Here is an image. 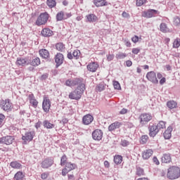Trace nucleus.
<instances>
[{
	"label": "nucleus",
	"instance_id": "1",
	"mask_svg": "<svg viewBox=\"0 0 180 180\" xmlns=\"http://www.w3.org/2000/svg\"><path fill=\"white\" fill-rule=\"evenodd\" d=\"M85 91V84H79L77 88L72 91L69 94L70 99H75V101H78V99H81L82 96V94Z\"/></svg>",
	"mask_w": 180,
	"mask_h": 180
},
{
	"label": "nucleus",
	"instance_id": "2",
	"mask_svg": "<svg viewBox=\"0 0 180 180\" xmlns=\"http://www.w3.org/2000/svg\"><path fill=\"white\" fill-rule=\"evenodd\" d=\"M167 176L169 179L174 180L180 178V168L176 166H172L168 168Z\"/></svg>",
	"mask_w": 180,
	"mask_h": 180
},
{
	"label": "nucleus",
	"instance_id": "3",
	"mask_svg": "<svg viewBox=\"0 0 180 180\" xmlns=\"http://www.w3.org/2000/svg\"><path fill=\"white\" fill-rule=\"evenodd\" d=\"M0 108L5 112H11L13 109V105L9 99L1 100L0 101Z\"/></svg>",
	"mask_w": 180,
	"mask_h": 180
},
{
	"label": "nucleus",
	"instance_id": "4",
	"mask_svg": "<svg viewBox=\"0 0 180 180\" xmlns=\"http://www.w3.org/2000/svg\"><path fill=\"white\" fill-rule=\"evenodd\" d=\"M49 15L47 12L41 13L39 16L37 18L35 24L37 26H42L46 25L49 20Z\"/></svg>",
	"mask_w": 180,
	"mask_h": 180
},
{
	"label": "nucleus",
	"instance_id": "5",
	"mask_svg": "<svg viewBox=\"0 0 180 180\" xmlns=\"http://www.w3.org/2000/svg\"><path fill=\"white\" fill-rule=\"evenodd\" d=\"M34 131H27L25 134L22 136V140L24 141L23 144H27V143H30V141H32L33 140V138L35 136Z\"/></svg>",
	"mask_w": 180,
	"mask_h": 180
},
{
	"label": "nucleus",
	"instance_id": "6",
	"mask_svg": "<svg viewBox=\"0 0 180 180\" xmlns=\"http://www.w3.org/2000/svg\"><path fill=\"white\" fill-rule=\"evenodd\" d=\"M50 108H51V101L49 96H44L42 102V109L45 113H49L50 112Z\"/></svg>",
	"mask_w": 180,
	"mask_h": 180
},
{
	"label": "nucleus",
	"instance_id": "7",
	"mask_svg": "<svg viewBox=\"0 0 180 180\" xmlns=\"http://www.w3.org/2000/svg\"><path fill=\"white\" fill-rule=\"evenodd\" d=\"M153 119V115L150 113H142L139 117V120L141 124H146Z\"/></svg>",
	"mask_w": 180,
	"mask_h": 180
},
{
	"label": "nucleus",
	"instance_id": "8",
	"mask_svg": "<svg viewBox=\"0 0 180 180\" xmlns=\"http://www.w3.org/2000/svg\"><path fill=\"white\" fill-rule=\"evenodd\" d=\"M72 14L71 13H65L63 11H59L56 14V20L57 22H61V20H67V19L71 18Z\"/></svg>",
	"mask_w": 180,
	"mask_h": 180
},
{
	"label": "nucleus",
	"instance_id": "9",
	"mask_svg": "<svg viewBox=\"0 0 180 180\" xmlns=\"http://www.w3.org/2000/svg\"><path fill=\"white\" fill-rule=\"evenodd\" d=\"M15 141V136H6L0 138V144H6V146H11Z\"/></svg>",
	"mask_w": 180,
	"mask_h": 180
},
{
	"label": "nucleus",
	"instance_id": "10",
	"mask_svg": "<svg viewBox=\"0 0 180 180\" xmlns=\"http://www.w3.org/2000/svg\"><path fill=\"white\" fill-rule=\"evenodd\" d=\"M160 12L157 10L154 9H150L146 11H143L142 13L143 18H146L148 19H150V18H154L155 17V15H159Z\"/></svg>",
	"mask_w": 180,
	"mask_h": 180
},
{
	"label": "nucleus",
	"instance_id": "11",
	"mask_svg": "<svg viewBox=\"0 0 180 180\" xmlns=\"http://www.w3.org/2000/svg\"><path fill=\"white\" fill-rule=\"evenodd\" d=\"M103 137V131L102 130L97 129L92 132V139L95 141H101Z\"/></svg>",
	"mask_w": 180,
	"mask_h": 180
},
{
	"label": "nucleus",
	"instance_id": "12",
	"mask_svg": "<svg viewBox=\"0 0 180 180\" xmlns=\"http://www.w3.org/2000/svg\"><path fill=\"white\" fill-rule=\"evenodd\" d=\"M146 78L153 84H158V79H157V75L155 72L151 71L147 73Z\"/></svg>",
	"mask_w": 180,
	"mask_h": 180
},
{
	"label": "nucleus",
	"instance_id": "13",
	"mask_svg": "<svg viewBox=\"0 0 180 180\" xmlns=\"http://www.w3.org/2000/svg\"><path fill=\"white\" fill-rule=\"evenodd\" d=\"M148 129L150 137H155L157 134H158V132L160 131V130L157 127V125L155 124L150 125Z\"/></svg>",
	"mask_w": 180,
	"mask_h": 180
},
{
	"label": "nucleus",
	"instance_id": "14",
	"mask_svg": "<svg viewBox=\"0 0 180 180\" xmlns=\"http://www.w3.org/2000/svg\"><path fill=\"white\" fill-rule=\"evenodd\" d=\"M86 68L90 72H96L98 68H99V64L96 62H92L87 65Z\"/></svg>",
	"mask_w": 180,
	"mask_h": 180
},
{
	"label": "nucleus",
	"instance_id": "15",
	"mask_svg": "<svg viewBox=\"0 0 180 180\" xmlns=\"http://www.w3.org/2000/svg\"><path fill=\"white\" fill-rule=\"evenodd\" d=\"M91 122H94V117L89 114L84 115L82 118L83 124L86 126L91 124Z\"/></svg>",
	"mask_w": 180,
	"mask_h": 180
},
{
	"label": "nucleus",
	"instance_id": "16",
	"mask_svg": "<svg viewBox=\"0 0 180 180\" xmlns=\"http://www.w3.org/2000/svg\"><path fill=\"white\" fill-rule=\"evenodd\" d=\"M64 61V56L62 53H57L55 56V63H56V66L60 67Z\"/></svg>",
	"mask_w": 180,
	"mask_h": 180
},
{
	"label": "nucleus",
	"instance_id": "17",
	"mask_svg": "<svg viewBox=\"0 0 180 180\" xmlns=\"http://www.w3.org/2000/svg\"><path fill=\"white\" fill-rule=\"evenodd\" d=\"M53 164H54V160H53V159L47 158L42 161L41 167L43 168L47 169L50 168Z\"/></svg>",
	"mask_w": 180,
	"mask_h": 180
},
{
	"label": "nucleus",
	"instance_id": "18",
	"mask_svg": "<svg viewBox=\"0 0 180 180\" xmlns=\"http://www.w3.org/2000/svg\"><path fill=\"white\" fill-rule=\"evenodd\" d=\"M15 65L17 67H26L27 65V60L23 58H18Z\"/></svg>",
	"mask_w": 180,
	"mask_h": 180
},
{
	"label": "nucleus",
	"instance_id": "19",
	"mask_svg": "<svg viewBox=\"0 0 180 180\" xmlns=\"http://www.w3.org/2000/svg\"><path fill=\"white\" fill-rule=\"evenodd\" d=\"M28 99L30 101V103L32 104L33 108H37V105H39V101L36 100V98H34V95H33V94H30L28 95Z\"/></svg>",
	"mask_w": 180,
	"mask_h": 180
},
{
	"label": "nucleus",
	"instance_id": "20",
	"mask_svg": "<svg viewBox=\"0 0 180 180\" xmlns=\"http://www.w3.org/2000/svg\"><path fill=\"white\" fill-rule=\"evenodd\" d=\"M94 4L97 8H101V6H108V1L106 0H94Z\"/></svg>",
	"mask_w": 180,
	"mask_h": 180
},
{
	"label": "nucleus",
	"instance_id": "21",
	"mask_svg": "<svg viewBox=\"0 0 180 180\" xmlns=\"http://www.w3.org/2000/svg\"><path fill=\"white\" fill-rule=\"evenodd\" d=\"M172 161V159L171 158V154L169 153H165L163 154L162 157V162L164 164H169Z\"/></svg>",
	"mask_w": 180,
	"mask_h": 180
},
{
	"label": "nucleus",
	"instance_id": "22",
	"mask_svg": "<svg viewBox=\"0 0 180 180\" xmlns=\"http://www.w3.org/2000/svg\"><path fill=\"white\" fill-rule=\"evenodd\" d=\"M171 133H172V127L169 126L167 127V130L163 134L165 140H169V139H171L172 136Z\"/></svg>",
	"mask_w": 180,
	"mask_h": 180
},
{
	"label": "nucleus",
	"instance_id": "23",
	"mask_svg": "<svg viewBox=\"0 0 180 180\" xmlns=\"http://www.w3.org/2000/svg\"><path fill=\"white\" fill-rule=\"evenodd\" d=\"M79 83V79H75L73 80L68 79L65 82L66 86H75Z\"/></svg>",
	"mask_w": 180,
	"mask_h": 180
},
{
	"label": "nucleus",
	"instance_id": "24",
	"mask_svg": "<svg viewBox=\"0 0 180 180\" xmlns=\"http://www.w3.org/2000/svg\"><path fill=\"white\" fill-rule=\"evenodd\" d=\"M41 35L44 37H50L53 36V31L49 28H44L41 32Z\"/></svg>",
	"mask_w": 180,
	"mask_h": 180
},
{
	"label": "nucleus",
	"instance_id": "25",
	"mask_svg": "<svg viewBox=\"0 0 180 180\" xmlns=\"http://www.w3.org/2000/svg\"><path fill=\"white\" fill-rule=\"evenodd\" d=\"M153 150L148 149L142 153V158H143V160H148V158H150V157L153 155Z\"/></svg>",
	"mask_w": 180,
	"mask_h": 180
},
{
	"label": "nucleus",
	"instance_id": "26",
	"mask_svg": "<svg viewBox=\"0 0 180 180\" xmlns=\"http://www.w3.org/2000/svg\"><path fill=\"white\" fill-rule=\"evenodd\" d=\"M120 126H122V123H120L119 122H115L111 124L108 127V130L110 131H113V130H116V129H119V127H120Z\"/></svg>",
	"mask_w": 180,
	"mask_h": 180
},
{
	"label": "nucleus",
	"instance_id": "27",
	"mask_svg": "<svg viewBox=\"0 0 180 180\" xmlns=\"http://www.w3.org/2000/svg\"><path fill=\"white\" fill-rule=\"evenodd\" d=\"M86 22H89L90 23H94V22H96L98 20V17L94 14H89L86 15Z\"/></svg>",
	"mask_w": 180,
	"mask_h": 180
},
{
	"label": "nucleus",
	"instance_id": "28",
	"mask_svg": "<svg viewBox=\"0 0 180 180\" xmlns=\"http://www.w3.org/2000/svg\"><path fill=\"white\" fill-rule=\"evenodd\" d=\"M10 167L13 169H22V164L18 161H13L10 163Z\"/></svg>",
	"mask_w": 180,
	"mask_h": 180
},
{
	"label": "nucleus",
	"instance_id": "29",
	"mask_svg": "<svg viewBox=\"0 0 180 180\" xmlns=\"http://www.w3.org/2000/svg\"><path fill=\"white\" fill-rule=\"evenodd\" d=\"M167 106L169 108V109H176V108H178V103L174 100H172L167 103Z\"/></svg>",
	"mask_w": 180,
	"mask_h": 180
},
{
	"label": "nucleus",
	"instance_id": "30",
	"mask_svg": "<svg viewBox=\"0 0 180 180\" xmlns=\"http://www.w3.org/2000/svg\"><path fill=\"white\" fill-rule=\"evenodd\" d=\"M39 55L42 58H49L50 57V53L46 49L39 50Z\"/></svg>",
	"mask_w": 180,
	"mask_h": 180
},
{
	"label": "nucleus",
	"instance_id": "31",
	"mask_svg": "<svg viewBox=\"0 0 180 180\" xmlns=\"http://www.w3.org/2000/svg\"><path fill=\"white\" fill-rule=\"evenodd\" d=\"M123 162V157L120 155H115L114 156V162L116 165H120V163Z\"/></svg>",
	"mask_w": 180,
	"mask_h": 180
},
{
	"label": "nucleus",
	"instance_id": "32",
	"mask_svg": "<svg viewBox=\"0 0 180 180\" xmlns=\"http://www.w3.org/2000/svg\"><path fill=\"white\" fill-rule=\"evenodd\" d=\"M160 30L162 33H168V32H169V28H168L166 23L162 22L160 25Z\"/></svg>",
	"mask_w": 180,
	"mask_h": 180
},
{
	"label": "nucleus",
	"instance_id": "33",
	"mask_svg": "<svg viewBox=\"0 0 180 180\" xmlns=\"http://www.w3.org/2000/svg\"><path fill=\"white\" fill-rule=\"evenodd\" d=\"M24 178H25V174H24L23 172L18 171L14 175L15 180H23Z\"/></svg>",
	"mask_w": 180,
	"mask_h": 180
},
{
	"label": "nucleus",
	"instance_id": "34",
	"mask_svg": "<svg viewBox=\"0 0 180 180\" xmlns=\"http://www.w3.org/2000/svg\"><path fill=\"white\" fill-rule=\"evenodd\" d=\"M65 167L69 170V171H72L73 169H75L77 168V165L71 162H67L65 165Z\"/></svg>",
	"mask_w": 180,
	"mask_h": 180
},
{
	"label": "nucleus",
	"instance_id": "35",
	"mask_svg": "<svg viewBox=\"0 0 180 180\" xmlns=\"http://www.w3.org/2000/svg\"><path fill=\"white\" fill-rule=\"evenodd\" d=\"M46 5L49 6V8L51 9L53 8H55L56 5H57V2L56 1V0H47Z\"/></svg>",
	"mask_w": 180,
	"mask_h": 180
},
{
	"label": "nucleus",
	"instance_id": "36",
	"mask_svg": "<svg viewBox=\"0 0 180 180\" xmlns=\"http://www.w3.org/2000/svg\"><path fill=\"white\" fill-rule=\"evenodd\" d=\"M117 60H123V58H126L127 57V54L122 52H119L115 56Z\"/></svg>",
	"mask_w": 180,
	"mask_h": 180
},
{
	"label": "nucleus",
	"instance_id": "37",
	"mask_svg": "<svg viewBox=\"0 0 180 180\" xmlns=\"http://www.w3.org/2000/svg\"><path fill=\"white\" fill-rule=\"evenodd\" d=\"M31 65H33V67H37V65H40V58H34L31 63Z\"/></svg>",
	"mask_w": 180,
	"mask_h": 180
},
{
	"label": "nucleus",
	"instance_id": "38",
	"mask_svg": "<svg viewBox=\"0 0 180 180\" xmlns=\"http://www.w3.org/2000/svg\"><path fill=\"white\" fill-rule=\"evenodd\" d=\"M44 127H46V129H53L54 128V124L50 123V122L45 120L44 121Z\"/></svg>",
	"mask_w": 180,
	"mask_h": 180
},
{
	"label": "nucleus",
	"instance_id": "39",
	"mask_svg": "<svg viewBox=\"0 0 180 180\" xmlns=\"http://www.w3.org/2000/svg\"><path fill=\"white\" fill-rule=\"evenodd\" d=\"M56 48L58 51H63L65 49V46L63 43H58L56 45Z\"/></svg>",
	"mask_w": 180,
	"mask_h": 180
},
{
	"label": "nucleus",
	"instance_id": "40",
	"mask_svg": "<svg viewBox=\"0 0 180 180\" xmlns=\"http://www.w3.org/2000/svg\"><path fill=\"white\" fill-rule=\"evenodd\" d=\"M72 56H73V58H75V60H78V58H79L81 56V51H79V50L78 49H76L73 51Z\"/></svg>",
	"mask_w": 180,
	"mask_h": 180
},
{
	"label": "nucleus",
	"instance_id": "41",
	"mask_svg": "<svg viewBox=\"0 0 180 180\" xmlns=\"http://www.w3.org/2000/svg\"><path fill=\"white\" fill-rule=\"evenodd\" d=\"M148 141V136L143 135L141 137V141H140L141 144H146Z\"/></svg>",
	"mask_w": 180,
	"mask_h": 180
},
{
	"label": "nucleus",
	"instance_id": "42",
	"mask_svg": "<svg viewBox=\"0 0 180 180\" xmlns=\"http://www.w3.org/2000/svg\"><path fill=\"white\" fill-rule=\"evenodd\" d=\"M67 155H63L60 158V165L61 167H64V165H66L67 164Z\"/></svg>",
	"mask_w": 180,
	"mask_h": 180
},
{
	"label": "nucleus",
	"instance_id": "43",
	"mask_svg": "<svg viewBox=\"0 0 180 180\" xmlns=\"http://www.w3.org/2000/svg\"><path fill=\"white\" fill-rule=\"evenodd\" d=\"M180 46V39L176 38L173 42V49H179Z\"/></svg>",
	"mask_w": 180,
	"mask_h": 180
},
{
	"label": "nucleus",
	"instance_id": "44",
	"mask_svg": "<svg viewBox=\"0 0 180 180\" xmlns=\"http://www.w3.org/2000/svg\"><path fill=\"white\" fill-rule=\"evenodd\" d=\"M96 90L97 92H102V91L105 90V85L103 84H100L96 87Z\"/></svg>",
	"mask_w": 180,
	"mask_h": 180
},
{
	"label": "nucleus",
	"instance_id": "45",
	"mask_svg": "<svg viewBox=\"0 0 180 180\" xmlns=\"http://www.w3.org/2000/svg\"><path fill=\"white\" fill-rule=\"evenodd\" d=\"M157 128L158 130L160 129H165V122L164 121H160L158 122V124L156 125Z\"/></svg>",
	"mask_w": 180,
	"mask_h": 180
},
{
	"label": "nucleus",
	"instance_id": "46",
	"mask_svg": "<svg viewBox=\"0 0 180 180\" xmlns=\"http://www.w3.org/2000/svg\"><path fill=\"white\" fill-rule=\"evenodd\" d=\"M136 175H138V176H142V175H144V169H141V167H137Z\"/></svg>",
	"mask_w": 180,
	"mask_h": 180
},
{
	"label": "nucleus",
	"instance_id": "47",
	"mask_svg": "<svg viewBox=\"0 0 180 180\" xmlns=\"http://www.w3.org/2000/svg\"><path fill=\"white\" fill-rule=\"evenodd\" d=\"M113 86L115 89H117L118 91H120L122 89V87L120 86V83L117 81H113Z\"/></svg>",
	"mask_w": 180,
	"mask_h": 180
},
{
	"label": "nucleus",
	"instance_id": "48",
	"mask_svg": "<svg viewBox=\"0 0 180 180\" xmlns=\"http://www.w3.org/2000/svg\"><path fill=\"white\" fill-rule=\"evenodd\" d=\"M147 2V0H136V6H142Z\"/></svg>",
	"mask_w": 180,
	"mask_h": 180
},
{
	"label": "nucleus",
	"instance_id": "49",
	"mask_svg": "<svg viewBox=\"0 0 180 180\" xmlns=\"http://www.w3.org/2000/svg\"><path fill=\"white\" fill-rule=\"evenodd\" d=\"M174 26H179L180 25V18L178 17H175L174 18Z\"/></svg>",
	"mask_w": 180,
	"mask_h": 180
},
{
	"label": "nucleus",
	"instance_id": "50",
	"mask_svg": "<svg viewBox=\"0 0 180 180\" xmlns=\"http://www.w3.org/2000/svg\"><path fill=\"white\" fill-rule=\"evenodd\" d=\"M68 172H70V170H69L68 168L65 167L62 169V175L63 176H65Z\"/></svg>",
	"mask_w": 180,
	"mask_h": 180
},
{
	"label": "nucleus",
	"instance_id": "51",
	"mask_svg": "<svg viewBox=\"0 0 180 180\" xmlns=\"http://www.w3.org/2000/svg\"><path fill=\"white\" fill-rule=\"evenodd\" d=\"M140 51H141V49L139 48H134V49H132V51H131L133 54H139V53H140Z\"/></svg>",
	"mask_w": 180,
	"mask_h": 180
},
{
	"label": "nucleus",
	"instance_id": "52",
	"mask_svg": "<svg viewBox=\"0 0 180 180\" xmlns=\"http://www.w3.org/2000/svg\"><path fill=\"white\" fill-rule=\"evenodd\" d=\"M115 58V55L113 54H108L107 55V60L108 61H112Z\"/></svg>",
	"mask_w": 180,
	"mask_h": 180
},
{
	"label": "nucleus",
	"instance_id": "53",
	"mask_svg": "<svg viewBox=\"0 0 180 180\" xmlns=\"http://www.w3.org/2000/svg\"><path fill=\"white\" fill-rule=\"evenodd\" d=\"M129 141H127L126 140L122 141V142H121V146H122V147H127V146H129Z\"/></svg>",
	"mask_w": 180,
	"mask_h": 180
},
{
	"label": "nucleus",
	"instance_id": "54",
	"mask_svg": "<svg viewBox=\"0 0 180 180\" xmlns=\"http://www.w3.org/2000/svg\"><path fill=\"white\" fill-rule=\"evenodd\" d=\"M48 176H49V173H46V172L42 173L41 175V179H47Z\"/></svg>",
	"mask_w": 180,
	"mask_h": 180
},
{
	"label": "nucleus",
	"instance_id": "55",
	"mask_svg": "<svg viewBox=\"0 0 180 180\" xmlns=\"http://www.w3.org/2000/svg\"><path fill=\"white\" fill-rule=\"evenodd\" d=\"M131 41H133V43H137V41H139V37L137 35H135L131 38Z\"/></svg>",
	"mask_w": 180,
	"mask_h": 180
},
{
	"label": "nucleus",
	"instance_id": "56",
	"mask_svg": "<svg viewBox=\"0 0 180 180\" xmlns=\"http://www.w3.org/2000/svg\"><path fill=\"white\" fill-rule=\"evenodd\" d=\"M122 15V18H126L127 19H129V18H130V15L127 13L126 11H124Z\"/></svg>",
	"mask_w": 180,
	"mask_h": 180
},
{
	"label": "nucleus",
	"instance_id": "57",
	"mask_svg": "<svg viewBox=\"0 0 180 180\" xmlns=\"http://www.w3.org/2000/svg\"><path fill=\"white\" fill-rule=\"evenodd\" d=\"M4 120H5V115H4V114H0V124L4 123Z\"/></svg>",
	"mask_w": 180,
	"mask_h": 180
},
{
	"label": "nucleus",
	"instance_id": "58",
	"mask_svg": "<svg viewBox=\"0 0 180 180\" xmlns=\"http://www.w3.org/2000/svg\"><path fill=\"white\" fill-rule=\"evenodd\" d=\"M153 161L155 164H156V165H160V161L158 160V159L157 158V157H154L153 158Z\"/></svg>",
	"mask_w": 180,
	"mask_h": 180
},
{
	"label": "nucleus",
	"instance_id": "59",
	"mask_svg": "<svg viewBox=\"0 0 180 180\" xmlns=\"http://www.w3.org/2000/svg\"><path fill=\"white\" fill-rule=\"evenodd\" d=\"M120 115H126V113H127V109L126 108H122L120 112Z\"/></svg>",
	"mask_w": 180,
	"mask_h": 180
},
{
	"label": "nucleus",
	"instance_id": "60",
	"mask_svg": "<svg viewBox=\"0 0 180 180\" xmlns=\"http://www.w3.org/2000/svg\"><path fill=\"white\" fill-rule=\"evenodd\" d=\"M126 65L127 67H131V65H133V63L131 62V60H127Z\"/></svg>",
	"mask_w": 180,
	"mask_h": 180
},
{
	"label": "nucleus",
	"instance_id": "61",
	"mask_svg": "<svg viewBox=\"0 0 180 180\" xmlns=\"http://www.w3.org/2000/svg\"><path fill=\"white\" fill-rule=\"evenodd\" d=\"M104 167H105V168H109V167H110V164L108 160L104 161Z\"/></svg>",
	"mask_w": 180,
	"mask_h": 180
},
{
	"label": "nucleus",
	"instance_id": "62",
	"mask_svg": "<svg viewBox=\"0 0 180 180\" xmlns=\"http://www.w3.org/2000/svg\"><path fill=\"white\" fill-rule=\"evenodd\" d=\"M40 126H41V122L39 121L35 124L36 129H40Z\"/></svg>",
	"mask_w": 180,
	"mask_h": 180
},
{
	"label": "nucleus",
	"instance_id": "63",
	"mask_svg": "<svg viewBox=\"0 0 180 180\" xmlns=\"http://www.w3.org/2000/svg\"><path fill=\"white\" fill-rule=\"evenodd\" d=\"M165 77H162L160 80V85H164V84H165Z\"/></svg>",
	"mask_w": 180,
	"mask_h": 180
},
{
	"label": "nucleus",
	"instance_id": "64",
	"mask_svg": "<svg viewBox=\"0 0 180 180\" xmlns=\"http://www.w3.org/2000/svg\"><path fill=\"white\" fill-rule=\"evenodd\" d=\"M48 77L49 76L47 75H42L41 76V79H47Z\"/></svg>",
	"mask_w": 180,
	"mask_h": 180
}]
</instances>
